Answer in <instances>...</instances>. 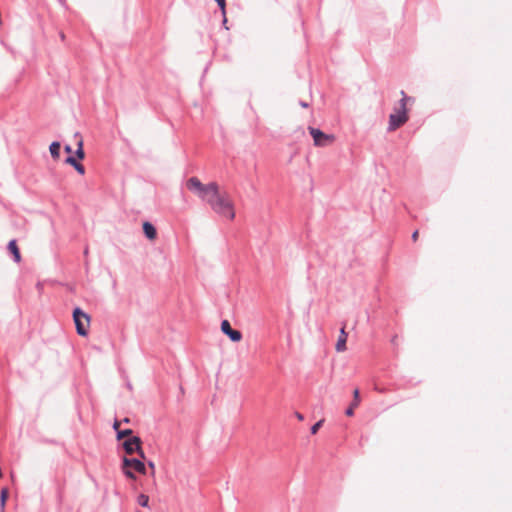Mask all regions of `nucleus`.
<instances>
[{"label": "nucleus", "mask_w": 512, "mask_h": 512, "mask_svg": "<svg viewBox=\"0 0 512 512\" xmlns=\"http://www.w3.org/2000/svg\"><path fill=\"white\" fill-rule=\"evenodd\" d=\"M141 439L137 436H133L123 443V447L127 454H133L137 452L141 459H145V454L141 447Z\"/></svg>", "instance_id": "nucleus-5"}, {"label": "nucleus", "mask_w": 512, "mask_h": 512, "mask_svg": "<svg viewBox=\"0 0 512 512\" xmlns=\"http://www.w3.org/2000/svg\"><path fill=\"white\" fill-rule=\"evenodd\" d=\"M123 472L130 479H135L136 478L131 468L130 469L129 468H123Z\"/></svg>", "instance_id": "nucleus-20"}, {"label": "nucleus", "mask_w": 512, "mask_h": 512, "mask_svg": "<svg viewBox=\"0 0 512 512\" xmlns=\"http://www.w3.org/2000/svg\"><path fill=\"white\" fill-rule=\"evenodd\" d=\"M401 100L398 107L394 109V112L389 116V130L394 131L404 125L408 121L407 114V102L412 101V98L407 97L404 91H401Z\"/></svg>", "instance_id": "nucleus-2"}, {"label": "nucleus", "mask_w": 512, "mask_h": 512, "mask_svg": "<svg viewBox=\"0 0 512 512\" xmlns=\"http://www.w3.org/2000/svg\"><path fill=\"white\" fill-rule=\"evenodd\" d=\"M76 156L80 160L84 159V157H85V152H84V149H83V140H82V138H79V140L77 142Z\"/></svg>", "instance_id": "nucleus-15"}, {"label": "nucleus", "mask_w": 512, "mask_h": 512, "mask_svg": "<svg viewBox=\"0 0 512 512\" xmlns=\"http://www.w3.org/2000/svg\"><path fill=\"white\" fill-rule=\"evenodd\" d=\"M360 401H361L360 392H359V389L356 388L353 391V401L351 402L350 406L345 411V414L348 417H352L354 415V410L359 406Z\"/></svg>", "instance_id": "nucleus-8"}, {"label": "nucleus", "mask_w": 512, "mask_h": 512, "mask_svg": "<svg viewBox=\"0 0 512 512\" xmlns=\"http://www.w3.org/2000/svg\"><path fill=\"white\" fill-rule=\"evenodd\" d=\"M143 232L150 241H154L157 237V231L150 222L143 223Z\"/></svg>", "instance_id": "nucleus-10"}, {"label": "nucleus", "mask_w": 512, "mask_h": 512, "mask_svg": "<svg viewBox=\"0 0 512 512\" xmlns=\"http://www.w3.org/2000/svg\"><path fill=\"white\" fill-rule=\"evenodd\" d=\"M61 145L59 142H52L49 146V151L54 160H58L60 157Z\"/></svg>", "instance_id": "nucleus-13"}, {"label": "nucleus", "mask_w": 512, "mask_h": 512, "mask_svg": "<svg viewBox=\"0 0 512 512\" xmlns=\"http://www.w3.org/2000/svg\"><path fill=\"white\" fill-rule=\"evenodd\" d=\"M187 189L195 194L219 216L230 221L235 218L234 202L230 195L222 191L216 182L204 184L197 177H191L186 181Z\"/></svg>", "instance_id": "nucleus-1"}, {"label": "nucleus", "mask_w": 512, "mask_h": 512, "mask_svg": "<svg viewBox=\"0 0 512 512\" xmlns=\"http://www.w3.org/2000/svg\"><path fill=\"white\" fill-rule=\"evenodd\" d=\"M297 418H298L299 420H302V419H303V416H302L300 413H298V414H297Z\"/></svg>", "instance_id": "nucleus-24"}, {"label": "nucleus", "mask_w": 512, "mask_h": 512, "mask_svg": "<svg viewBox=\"0 0 512 512\" xmlns=\"http://www.w3.org/2000/svg\"><path fill=\"white\" fill-rule=\"evenodd\" d=\"M221 331L225 335H227L233 342H239L242 339L241 332L232 329L228 320H223L221 322Z\"/></svg>", "instance_id": "nucleus-7"}, {"label": "nucleus", "mask_w": 512, "mask_h": 512, "mask_svg": "<svg viewBox=\"0 0 512 512\" xmlns=\"http://www.w3.org/2000/svg\"><path fill=\"white\" fill-rule=\"evenodd\" d=\"M131 434H132V430L131 429H126V430L118 431L117 438L118 439H122L124 437L130 436Z\"/></svg>", "instance_id": "nucleus-18"}, {"label": "nucleus", "mask_w": 512, "mask_h": 512, "mask_svg": "<svg viewBox=\"0 0 512 512\" xmlns=\"http://www.w3.org/2000/svg\"><path fill=\"white\" fill-rule=\"evenodd\" d=\"M66 163L73 166L79 174L83 175L85 173L84 166L81 163L77 162L74 157H68L66 159Z\"/></svg>", "instance_id": "nucleus-12"}, {"label": "nucleus", "mask_w": 512, "mask_h": 512, "mask_svg": "<svg viewBox=\"0 0 512 512\" xmlns=\"http://www.w3.org/2000/svg\"><path fill=\"white\" fill-rule=\"evenodd\" d=\"M323 422L324 420H319L318 422H316L312 427H311V433L312 434H316L318 432V430L320 429V427L323 425Z\"/></svg>", "instance_id": "nucleus-19"}, {"label": "nucleus", "mask_w": 512, "mask_h": 512, "mask_svg": "<svg viewBox=\"0 0 512 512\" xmlns=\"http://www.w3.org/2000/svg\"><path fill=\"white\" fill-rule=\"evenodd\" d=\"M347 333L345 332V326L340 330V335L337 340L335 349L337 352H343L346 350Z\"/></svg>", "instance_id": "nucleus-9"}, {"label": "nucleus", "mask_w": 512, "mask_h": 512, "mask_svg": "<svg viewBox=\"0 0 512 512\" xmlns=\"http://www.w3.org/2000/svg\"><path fill=\"white\" fill-rule=\"evenodd\" d=\"M73 319L76 325L77 333L81 336H86L88 334V327L90 323L89 316L80 308H76L73 311Z\"/></svg>", "instance_id": "nucleus-4"}, {"label": "nucleus", "mask_w": 512, "mask_h": 512, "mask_svg": "<svg viewBox=\"0 0 512 512\" xmlns=\"http://www.w3.org/2000/svg\"><path fill=\"white\" fill-rule=\"evenodd\" d=\"M418 237H419V231L418 230H415L412 234V240L414 242H416L418 240Z\"/></svg>", "instance_id": "nucleus-21"}, {"label": "nucleus", "mask_w": 512, "mask_h": 512, "mask_svg": "<svg viewBox=\"0 0 512 512\" xmlns=\"http://www.w3.org/2000/svg\"><path fill=\"white\" fill-rule=\"evenodd\" d=\"M65 151H66L67 153H71V152H72V149H71V147H70V146H65Z\"/></svg>", "instance_id": "nucleus-23"}, {"label": "nucleus", "mask_w": 512, "mask_h": 512, "mask_svg": "<svg viewBox=\"0 0 512 512\" xmlns=\"http://www.w3.org/2000/svg\"><path fill=\"white\" fill-rule=\"evenodd\" d=\"M122 468H129V469L131 468L132 470H134L140 474L146 473V467L140 459L125 457L123 459V467Z\"/></svg>", "instance_id": "nucleus-6"}, {"label": "nucleus", "mask_w": 512, "mask_h": 512, "mask_svg": "<svg viewBox=\"0 0 512 512\" xmlns=\"http://www.w3.org/2000/svg\"><path fill=\"white\" fill-rule=\"evenodd\" d=\"M137 502L139 505L143 506V507H148V504H149V496L146 495V494H140L138 497H137Z\"/></svg>", "instance_id": "nucleus-16"}, {"label": "nucleus", "mask_w": 512, "mask_h": 512, "mask_svg": "<svg viewBox=\"0 0 512 512\" xmlns=\"http://www.w3.org/2000/svg\"><path fill=\"white\" fill-rule=\"evenodd\" d=\"M308 130L313 138L314 145L317 147H327L335 142V136L333 134H326L314 127H308Z\"/></svg>", "instance_id": "nucleus-3"}, {"label": "nucleus", "mask_w": 512, "mask_h": 512, "mask_svg": "<svg viewBox=\"0 0 512 512\" xmlns=\"http://www.w3.org/2000/svg\"><path fill=\"white\" fill-rule=\"evenodd\" d=\"M60 37H61V39H64L65 38L64 33H61Z\"/></svg>", "instance_id": "nucleus-26"}, {"label": "nucleus", "mask_w": 512, "mask_h": 512, "mask_svg": "<svg viewBox=\"0 0 512 512\" xmlns=\"http://www.w3.org/2000/svg\"><path fill=\"white\" fill-rule=\"evenodd\" d=\"M119 426H120V422L119 421H115L114 424H113V428L117 431H119Z\"/></svg>", "instance_id": "nucleus-22"}, {"label": "nucleus", "mask_w": 512, "mask_h": 512, "mask_svg": "<svg viewBox=\"0 0 512 512\" xmlns=\"http://www.w3.org/2000/svg\"><path fill=\"white\" fill-rule=\"evenodd\" d=\"M8 250L13 255L15 262L19 263L21 261V254L16 240H11L8 243Z\"/></svg>", "instance_id": "nucleus-11"}, {"label": "nucleus", "mask_w": 512, "mask_h": 512, "mask_svg": "<svg viewBox=\"0 0 512 512\" xmlns=\"http://www.w3.org/2000/svg\"><path fill=\"white\" fill-rule=\"evenodd\" d=\"M216 3L219 5L222 15H223V23L226 24L227 18H226V3L225 0H215Z\"/></svg>", "instance_id": "nucleus-17"}, {"label": "nucleus", "mask_w": 512, "mask_h": 512, "mask_svg": "<svg viewBox=\"0 0 512 512\" xmlns=\"http://www.w3.org/2000/svg\"><path fill=\"white\" fill-rule=\"evenodd\" d=\"M149 466L153 469L154 468V464L152 462L149 463Z\"/></svg>", "instance_id": "nucleus-25"}, {"label": "nucleus", "mask_w": 512, "mask_h": 512, "mask_svg": "<svg viewBox=\"0 0 512 512\" xmlns=\"http://www.w3.org/2000/svg\"><path fill=\"white\" fill-rule=\"evenodd\" d=\"M8 489L7 488H3L1 490V494H0V506H1V512H4V507H5V504H6V501L8 499Z\"/></svg>", "instance_id": "nucleus-14"}]
</instances>
